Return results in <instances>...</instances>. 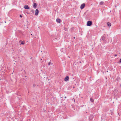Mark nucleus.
<instances>
[{"label": "nucleus", "mask_w": 121, "mask_h": 121, "mask_svg": "<svg viewBox=\"0 0 121 121\" xmlns=\"http://www.w3.org/2000/svg\"><path fill=\"white\" fill-rule=\"evenodd\" d=\"M86 24L87 26H90L92 24V22L91 21H88L87 22Z\"/></svg>", "instance_id": "1"}, {"label": "nucleus", "mask_w": 121, "mask_h": 121, "mask_svg": "<svg viewBox=\"0 0 121 121\" xmlns=\"http://www.w3.org/2000/svg\"><path fill=\"white\" fill-rule=\"evenodd\" d=\"M39 13V11L38 9H36L35 11V15L37 16L38 15Z\"/></svg>", "instance_id": "2"}, {"label": "nucleus", "mask_w": 121, "mask_h": 121, "mask_svg": "<svg viewBox=\"0 0 121 121\" xmlns=\"http://www.w3.org/2000/svg\"><path fill=\"white\" fill-rule=\"evenodd\" d=\"M85 6V4L84 3H83L80 6V8L82 9H83Z\"/></svg>", "instance_id": "3"}, {"label": "nucleus", "mask_w": 121, "mask_h": 121, "mask_svg": "<svg viewBox=\"0 0 121 121\" xmlns=\"http://www.w3.org/2000/svg\"><path fill=\"white\" fill-rule=\"evenodd\" d=\"M69 77L68 76H66L64 79L65 81H67L69 80Z\"/></svg>", "instance_id": "4"}, {"label": "nucleus", "mask_w": 121, "mask_h": 121, "mask_svg": "<svg viewBox=\"0 0 121 121\" xmlns=\"http://www.w3.org/2000/svg\"><path fill=\"white\" fill-rule=\"evenodd\" d=\"M24 8L26 9H29L30 8L28 5H25L24 7Z\"/></svg>", "instance_id": "5"}, {"label": "nucleus", "mask_w": 121, "mask_h": 121, "mask_svg": "<svg viewBox=\"0 0 121 121\" xmlns=\"http://www.w3.org/2000/svg\"><path fill=\"white\" fill-rule=\"evenodd\" d=\"M56 21L57 22L59 23H60L61 22V20L60 19L57 18L56 20Z\"/></svg>", "instance_id": "6"}, {"label": "nucleus", "mask_w": 121, "mask_h": 121, "mask_svg": "<svg viewBox=\"0 0 121 121\" xmlns=\"http://www.w3.org/2000/svg\"><path fill=\"white\" fill-rule=\"evenodd\" d=\"M105 37H104V36H103L101 37V40L103 41H104V40L105 39Z\"/></svg>", "instance_id": "7"}, {"label": "nucleus", "mask_w": 121, "mask_h": 121, "mask_svg": "<svg viewBox=\"0 0 121 121\" xmlns=\"http://www.w3.org/2000/svg\"><path fill=\"white\" fill-rule=\"evenodd\" d=\"M107 24L108 26L110 27L111 26V24L109 22H108L107 23Z\"/></svg>", "instance_id": "8"}, {"label": "nucleus", "mask_w": 121, "mask_h": 121, "mask_svg": "<svg viewBox=\"0 0 121 121\" xmlns=\"http://www.w3.org/2000/svg\"><path fill=\"white\" fill-rule=\"evenodd\" d=\"M20 43H21L20 44H25V43L24 42V41H22L21 40H20L19 41Z\"/></svg>", "instance_id": "9"}, {"label": "nucleus", "mask_w": 121, "mask_h": 121, "mask_svg": "<svg viewBox=\"0 0 121 121\" xmlns=\"http://www.w3.org/2000/svg\"><path fill=\"white\" fill-rule=\"evenodd\" d=\"M37 6V4L36 3H34L33 7L34 8H35Z\"/></svg>", "instance_id": "10"}, {"label": "nucleus", "mask_w": 121, "mask_h": 121, "mask_svg": "<svg viewBox=\"0 0 121 121\" xmlns=\"http://www.w3.org/2000/svg\"><path fill=\"white\" fill-rule=\"evenodd\" d=\"M93 115H91L90 117V119H92L93 118Z\"/></svg>", "instance_id": "11"}, {"label": "nucleus", "mask_w": 121, "mask_h": 121, "mask_svg": "<svg viewBox=\"0 0 121 121\" xmlns=\"http://www.w3.org/2000/svg\"><path fill=\"white\" fill-rule=\"evenodd\" d=\"M104 2L103 1H101L99 3V4L100 5H102L103 4Z\"/></svg>", "instance_id": "12"}, {"label": "nucleus", "mask_w": 121, "mask_h": 121, "mask_svg": "<svg viewBox=\"0 0 121 121\" xmlns=\"http://www.w3.org/2000/svg\"><path fill=\"white\" fill-rule=\"evenodd\" d=\"M90 101L92 102H93L94 101V100L92 98H90Z\"/></svg>", "instance_id": "13"}, {"label": "nucleus", "mask_w": 121, "mask_h": 121, "mask_svg": "<svg viewBox=\"0 0 121 121\" xmlns=\"http://www.w3.org/2000/svg\"><path fill=\"white\" fill-rule=\"evenodd\" d=\"M31 12L33 13H34V10L33 9H32L31 10Z\"/></svg>", "instance_id": "14"}, {"label": "nucleus", "mask_w": 121, "mask_h": 121, "mask_svg": "<svg viewBox=\"0 0 121 121\" xmlns=\"http://www.w3.org/2000/svg\"><path fill=\"white\" fill-rule=\"evenodd\" d=\"M36 86V85L35 84H34L33 85V87H35V86Z\"/></svg>", "instance_id": "15"}, {"label": "nucleus", "mask_w": 121, "mask_h": 121, "mask_svg": "<svg viewBox=\"0 0 121 121\" xmlns=\"http://www.w3.org/2000/svg\"><path fill=\"white\" fill-rule=\"evenodd\" d=\"M51 64V62H49V63H48V65H50V64Z\"/></svg>", "instance_id": "16"}, {"label": "nucleus", "mask_w": 121, "mask_h": 121, "mask_svg": "<svg viewBox=\"0 0 121 121\" xmlns=\"http://www.w3.org/2000/svg\"><path fill=\"white\" fill-rule=\"evenodd\" d=\"M20 17H22V16L21 15H20Z\"/></svg>", "instance_id": "17"}, {"label": "nucleus", "mask_w": 121, "mask_h": 121, "mask_svg": "<svg viewBox=\"0 0 121 121\" xmlns=\"http://www.w3.org/2000/svg\"><path fill=\"white\" fill-rule=\"evenodd\" d=\"M119 62L120 63H121V59H120L119 60Z\"/></svg>", "instance_id": "18"}, {"label": "nucleus", "mask_w": 121, "mask_h": 121, "mask_svg": "<svg viewBox=\"0 0 121 121\" xmlns=\"http://www.w3.org/2000/svg\"><path fill=\"white\" fill-rule=\"evenodd\" d=\"M114 56H117V54H115L114 55Z\"/></svg>", "instance_id": "19"}, {"label": "nucleus", "mask_w": 121, "mask_h": 121, "mask_svg": "<svg viewBox=\"0 0 121 121\" xmlns=\"http://www.w3.org/2000/svg\"><path fill=\"white\" fill-rule=\"evenodd\" d=\"M66 98V96H65V97H64V98H65H65Z\"/></svg>", "instance_id": "20"}, {"label": "nucleus", "mask_w": 121, "mask_h": 121, "mask_svg": "<svg viewBox=\"0 0 121 121\" xmlns=\"http://www.w3.org/2000/svg\"><path fill=\"white\" fill-rule=\"evenodd\" d=\"M73 38L75 39V37H73Z\"/></svg>", "instance_id": "21"}, {"label": "nucleus", "mask_w": 121, "mask_h": 121, "mask_svg": "<svg viewBox=\"0 0 121 121\" xmlns=\"http://www.w3.org/2000/svg\"><path fill=\"white\" fill-rule=\"evenodd\" d=\"M37 86H39V85H37Z\"/></svg>", "instance_id": "22"}, {"label": "nucleus", "mask_w": 121, "mask_h": 121, "mask_svg": "<svg viewBox=\"0 0 121 121\" xmlns=\"http://www.w3.org/2000/svg\"><path fill=\"white\" fill-rule=\"evenodd\" d=\"M73 88H74V86H73Z\"/></svg>", "instance_id": "23"}]
</instances>
